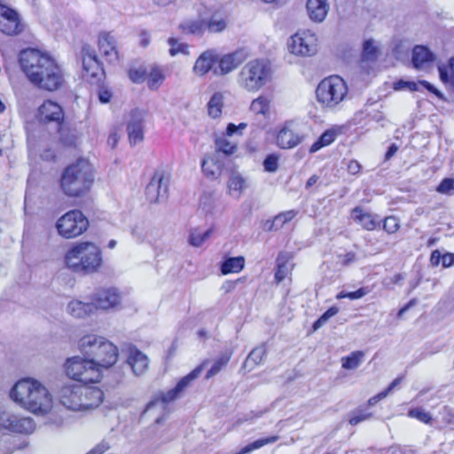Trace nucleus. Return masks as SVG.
<instances>
[{
    "mask_svg": "<svg viewBox=\"0 0 454 454\" xmlns=\"http://www.w3.org/2000/svg\"><path fill=\"white\" fill-rule=\"evenodd\" d=\"M28 49H24L20 51L19 55V63L20 66L21 70L25 74L26 76L28 77V61L26 59V55L27 53Z\"/></svg>",
    "mask_w": 454,
    "mask_h": 454,
    "instance_id": "680f3d73",
    "label": "nucleus"
},
{
    "mask_svg": "<svg viewBox=\"0 0 454 454\" xmlns=\"http://www.w3.org/2000/svg\"><path fill=\"white\" fill-rule=\"evenodd\" d=\"M209 364V360H204L200 365L193 369L187 375L181 378L175 387L168 392L167 397H176L177 395H184L191 389L195 383V380L201 375L204 369Z\"/></svg>",
    "mask_w": 454,
    "mask_h": 454,
    "instance_id": "4468645a",
    "label": "nucleus"
},
{
    "mask_svg": "<svg viewBox=\"0 0 454 454\" xmlns=\"http://www.w3.org/2000/svg\"><path fill=\"white\" fill-rule=\"evenodd\" d=\"M442 264L444 268L452 266L454 264V254H444L442 257Z\"/></svg>",
    "mask_w": 454,
    "mask_h": 454,
    "instance_id": "774afa93",
    "label": "nucleus"
},
{
    "mask_svg": "<svg viewBox=\"0 0 454 454\" xmlns=\"http://www.w3.org/2000/svg\"><path fill=\"white\" fill-rule=\"evenodd\" d=\"M82 53L83 78L87 80L97 79L102 74L103 69L96 54L88 46L82 47Z\"/></svg>",
    "mask_w": 454,
    "mask_h": 454,
    "instance_id": "f3484780",
    "label": "nucleus"
},
{
    "mask_svg": "<svg viewBox=\"0 0 454 454\" xmlns=\"http://www.w3.org/2000/svg\"><path fill=\"white\" fill-rule=\"evenodd\" d=\"M36 116L41 122H56L57 124H60L64 121L65 114L64 110L59 104L48 99L43 101V103L38 107Z\"/></svg>",
    "mask_w": 454,
    "mask_h": 454,
    "instance_id": "dca6fc26",
    "label": "nucleus"
},
{
    "mask_svg": "<svg viewBox=\"0 0 454 454\" xmlns=\"http://www.w3.org/2000/svg\"><path fill=\"white\" fill-rule=\"evenodd\" d=\"M380 399H368L364 405H361L356 410L350 411L348 414V422L352 426H356L359 423L370 419L372 416V412L369 410L372 406L375 405Z\"/></svg>",
    "mask_w": 454,
    "mask_h": 454,
    "instance_id": "bb28decb",
    "label": "nucleus"
},
{
    "mask_svg": "<svg viewBox=\"0 0 454 454\" xmlns=\"http://www.w3.org/2000/svg\"><path fill=\"white\" fill-rule=\"evenodd\" d=\"M218 60V55L215 50H207L202 52L193 66V72L200 76L207 74Z\"/></svg>",
    "mask_w": 454,
    "mask_h": 454,
    "instance_id": "b1692460",
    "label": "nucleus"
},
{
    "mask_svg": "<svg viewBox=\"0 0 454 454\" xmlns=\"http://www.w3.org/2000/svg\"><path fill=\"white\" fill-rule=\"evenodd\" d=\"M290 51L300 56H312L317 51V35L309 30L297 32L288 43Z\"/></svg>",
    "mask_w": 454,
    "mask_h": 454,
    "instance_id": "9d476101",
    "label": "nucleus"
},
{
    "mask_svg": "<svg viewBox=\"0 0 454 454\" xmlns=\"http://www.w3.org/2000/svg\"><path fill=\"white\" fill-rule=\"evenodd\" d=\"M82 399H44V403L37 406L30 400V412L35 415H47L45 424L59 427L64 425L68 411L87 413L98 408L104 399H94L92 403H81Z\"/></svg>",
    "mask_w": 454,
    "mask_h": 454,
    "instance_id": "f03ea898",
    "label": "nucleus"
},
{
    "mask_svg": "<svg viewBox=\"0 0 454 454\" xmlns=\"http://www.w3.org/2000/svg\"><path fill=\"white\" fill-rule=\"evenodd\" d=\"M316 94L323 107L333 109L346 98L348 86L341 77L332 75L320 82Z\"/></svg>",
    "mask_w": 454,
    "mask_h": 454,
    "instance_id": "6e6552de",
    "label": "nucleus"
},
{
    "mask_svg": "<svg viewBox=\"0 0 454 454\" xmlns=\"http://www.w3.org/2000/svg\"><path fill=\"white\" fill-rule=\"evenodd\" d=\"M30 83L37 89L54 92L65 87L63 68L43 48L30 42Z\"/></svg>",
    "mask_w": 454,
    "mask_h": 454,
    "instance_id": "f257e3e1",
    "label": "nucleus"
},
{
    "mask_svg": "<svg viewBox=\"0 0 454 454\" xmlns=\"http://www.w3.org/2000/svg\"><path fill=\"white\" fill-rule=\"evenodd\" d=\"M213 233V229H208L205 231H200L199 230H193L190 233L189 243L192 247H199L202 246L207 239L210 238Z\"/></svg>",
    "mask_w": 454,
    "mask_h": 454,
    "instance_id": "c03bdc74",
    "label": "nucleus"
},
{
    "mask_svg": "<svg viewBox=\"0 0 454 454\" xmlns=\"http://www.w3.org/2000/svg\"><path fill=\"white\" fill-rule=\"evenodd\" d=\"M221 156L217 153H213L211 156L205 157L201 162V168L203 173L210 179H217L223 168V163L221 160Z\"/></svg>",
    "mask_w": 454,
    "mask_h": 454,
    "instance_id": "393cba45",
    "label": "nucleus"
},
{
    "mask_svg": "<svg viewBox=\"0 0 454 454\" xmlns=\"http://www.w3.org/2000/svg\"><path fill=\"white\" fill-rule=\"evenodd\" d=\"M292 256L287 252H280L277 257V269L275 272V280L277 283L283 281L292 270L290 261Z\"/></svg>",
    "mask_w": 454,
    "mask_h": 454,
    "instance_id": "c756f323",
    "label": "nucleus"
},
{
    "mask_svg": "<svg viewBox=\"0 0 454 454\" xmlns=\"http://www.w3.org/2000/svg\"><path fill=\"white\" fill-rule=\"evenodd\" d=\"M306 7L309 17L315 22H322L329 10L327 0H308Z\"/></svg>",
    "mask_w": 454,
    "mask_h": 454,
    "instance_id": "a878e982",
    "label": "nucleus"
},
{
    "mask_svg": "<svg viewBox=\"0 0 454 454\" xmlns=\"http://www.w3.org/2000/svg\"><path fill=\"white\" fill-rule=\"evenodd\" d=\"M277 145L282 149H291L297 146L302 137L293 128L292 122H286L277 135Z\"/></svg>",
    "mask_w": 454,
    "mask_h": 454,
    "instance_id": "a211bd4d",
    "label": "nucleus"
},
{
    "mask_svg": "<svg viewBox=\"0 0 454 454\" xmlns=\"http://www.w3.org/2000/svg\"><path fill=\"white\" fill-rule=\"evenodd\" d=\"M223 105V96L216 92L215 93L209 102L207 103V112L212 118H217L222 114V108Z\"/></svg>",
    "mask_w": 454,
    "mask_h": 454,
    "instance_id": "ea45409f",
    "label": "nucleus"
},
{
    "mask_svg": "<svg viewBox=\"0 0 454 454\" xmlns=\"http://www.w3.org/2000/svg\"><path fill=\"white\" fill-rule=\"evenodd\" d=\"M336 137L334 131L326 130L321 137L310 146L309 153H313L320 150L322 147L332 144Z\"/></svg>",
    "mask_w": 454,
    "mask_h": 454,
    "instance_id": "37998d69",
    "label": "nucleus"
},
{
    "mask_svg": "<svg viewBox=\"0 0 454 454\" xmlns=\"http://www.w3.org/2000/svg\"><path fill=\"white\" fill-rule=\"evenodd\" d=\"M371 292V288L369 286H364L357 289L354 292H340L337 294V299L348 298L350 300H357L361 299Z\"/></svg>",
    "mask_w": 454,
    "mask_h": 454,
    "instance_id": "3c124183",
    "label": "nucleus"
},
{
    "mask_svg": "<svg viewBox=\"0 0 454 454\" xmlns=\"http://www.w3.org/2000/svg\"><path fill=\"white\" fill-rule=\"evenodd\" d=\"M180 28L186 34L200 35L206 31V21L203 20H186L180 25Z\"/></svg>",
    "mask_w": 454,
    "mask_h": 454,
    "instance_id": "e433bc0d",
    "label": "nucleus"
},
{
    "mask_svg": "<svg viewBox=\"0 0 454 454\" xmlns=\"http://www.w3.org/2000/svg\"><path fill=\"white\" fill-rule=\"evenodd\" d=\"M98 50L110 64H115L119 60V53L116 41L110 33H101L98 36Z\"/></svg>",
    "mask_w": 454,
    "mask_h": 454,
    "instance_id": "6ab92c4d",
    "label": "nucleus"
},
{
    "mask_svg": "<svg viewBox=\"0 0 454 454\" xmlns=\"http://www.w3.org/2000/svg\"><path fill=\"white\" fill-rule=\"evenodd\" d=\"M247 180L239 173H232L228 181V189L231 196L239 199L247 188Z\"/></svg>",
    "mask_w": 454,
    "mask_h": 454,
    "instance_id": "473e14b6",
    "label": "nucleus"
},
{
    "mask_svg": "<svg viewBox=\"0 0 454 454\" xmlns=\"http://www.w3.org/2000/svg\"><path fill=\"white\" fill-rule=\"evenodd\" d=\"M348 171L351 175H356L361 170V165L357 160H351L347 166Z\"/></svg>",
    "mask_w": 454,
    "mask_h": 454,
    "instance_id": "338daca9",
    "label": "nucleus"
},
{
    "mask_svg": "<svg viewBox=\"0 0 454 454\" xmlns=\"http://www.w3.org/2000/svg\"><path fill=\"white\" fill-rule=\"evenodd\" d=\"M145 115L146 112L142 109H134L129 114L127 131L131 145H136L144 139V121Z\"/></svg>",
    "mask_w": 454,
    "mask_h": 454,
    "instance_id": "ddd939ff",
    "label": "nucleus"
},
{
    "mask_svg": "<svg viewBox=\"0 0 454 454\" xmlns=\"http://www.w3.org/2000/svg\"><path fill=\"white\" fill-rule=\"evenodd\" d=\"M164 79L165 75L162 69L157 67H153L148 75L147 84L149 89L157 90L163 82Z\"/></svg>",
    "mask_w": 454,
    "mask_h": 454,
    "instance_id": "49530a36",
    "label": "nucleus"
},
{
    "mask_svg": "<svg viewBox=\"0 0 454 454\" xmlns=\"http://www.w3.org/2000/svg\"><path fill=\"white\" fill-rule=\"evenodd\" d=\"M127 364L132 369L134 374L141 375L148 369V357L136 347L128 349Z\"/></svg>",
    "mask_w": 454,
    "mask_h": 454,
    "instance_id": "4be33fe9",
    "label": "nucleus"
},
{
    "mask_svg": "<svg viewBox=\"0 0 454 454\" xmlns=\"http://www.w3.org/2000/svg\"><path fill=\"white\" fill-rule=\"evenodd\" d=\"M28 419L20 418L7 411L0 413V427L14 433H25L27 430Z\"/></svg>",
    "mask_w": 454,
    "mask_h": 454,
    "instance_id": "5701e85b",
    "label": "nucleus"
},
{
    "mask_svg": "<svg viewBox=\"0 0 454 454\" xmlns=\"http://www.w3.org/2000/svg\"><path fill=\"white\" fill-rule=\"evenodd\" d=\"M66 266L75 273L92 274L103 263L100 248L93 242H77L65 254Z\"/></svg>",
    "mask_w": 454,
    "mask_h": 454,
    "instance_id": "7ed1b4c3",
    "label": "nucleus"
},
{
    "mask_svg": "<svg viewBox=\"0 0 454 454\" xmlns=\"http://www.w3.org/2000/svg\"><path fill=\"white\" fill-rule=\"evenodd\" d=\"M278 156L275 153L269 154L263 160V168L267 172H276L278 169Z\"/></svg>",
    "mask_w": 454,
    "mask_h": 454,
    "instance_id": "5fc2aeb1",
    "label": "nucleus"
},
{
    "mask_svg": "<svg viewBox=\"0 0 454 454\" xmlns=\"http://www.w3.org/2000/svg\"><path fill=\"white\" fill-rule=\"evenodd\" d=\"M378 53V47L375 45V42L372 39L364 41L363 45V59L373 60L376 59Z\"/></svg>",
    "mask_w": 454,
    "mask_h": 454,
    "instance_id": "09e8293b",
    "label": "nucleus"
},
{
    "mask_svg": "<svg viewBox=\"0 0 454 454\" xmlns=\"http://www.w3.org/2000/svg\"><path fill=\"white\" fill-rule=\"evenodd\" d=\"M215 152L214 153H217L220 155V153H223L225 155H231L237 150V145L229 141L225 137H219L215 139Z\"/></svg>",
    "mask_w": 454,
    "mask_h": 454,
    "instance_id": "79ce46f5",
    "label": "nucleus"
},
{
    "mask_svg": "<svg viewBox=\"0 0 454 454\" xmlns=\"http://www.w3.org/2000/svg\"><path fill=\"white\" fill-rule=\"evenodd\" d=\"M395 90H408L410 91H417L419 90V82H408L403 80H399L394 83L393 86Z\"/></svg>",
    "mask_w": 454,
    "mask_h": 454,
    "instance_id": "6e6d98bb",
    "label": "nucleus"
},
{
    "mask_svg": "<svg viewBox=\"0 0 454 454\" xmlns=\"http://www.w3.org/2000/svg\"><path fill=\"white\" fill-rule=\"evenodd\" d=\"M168 177L162 170H157L145 188V196L150 203H160L167 200Z\"/></svg>",
    "mask_w": 454,
    "mask_h": 454,
    "instance_id": "9b49d317",
    "label": "nucleus"
},
{
    "mask_svg": "<svg viewBox=\"0 0 454 454\" xmlns=\"http://www.w3.org/2000/svg\"><path fill=\"white\" fill-rule=\"evenodd\" d=\"M271 67L266 59H254L247 62L238 75V84L249 92L258 91L271 78Z\"/></svg>",
    "mask_w": 454,
    "mask_h": 454,
    "instance_id": "0eeeda50",
    "label": "nucleus"
},
{
    "mask_svg": "<svg viewBox=\"0 0 454 454\" xmlns=\"http://www.w3.org/2000/svg\"><path fill=\"white\" fill-rule=\"evenodd\" d=\"M408 416L414 418L425 424H431L432 422V416L430 413L420 407L410 409L408 411Z\"/></svg>",
    "mask_w": 454,
    "mask_h": 454,
    "instance_id": "8fccbe9b",
    "label": "nucleus"
},
{
    "mask_svg": "<svg viewBox=\"0 0 454 454\" xmlns=\"http://www.w3.org/2000/svg\"><path fill=\"white\" fill-rule=\"evenodd\" d=\"M297 211L288 210L277 215L274 219L270 223L267 230L270 231H278L281 229L286 223H289L297 215Z\"/></svg>",
    "mask_w": 454,
    "mask_h": 454,
    "instance_id": "f704fd0d",
    "label": "nucleus"
},
{
    "mask_svg": "<svg viewBox=\"0 0 454 454\" xmlns=\"http://www.w3.org/2000/svg\"><path fill=\"white\" fill-rule=\"evenodd\" d=\"M245 267V258L243 256L228 257L221 265V272L223 275L231 273H239Z\"/></svg>",
    "mask_w": 454,
    "mask_h": 454,
    "instance_id": "72a5a7b5",
    "label": "nucleus"
},
{
    "mask_svg": "<svg viewBox=\"0 0 454 454\" xmlns=\"http://www.w3.org/2000/svg\"><path fill=\"white\" fill-rule=\"evenodd\" d=\"M168 44L170 45L169 53L171 56H175L178 53H187V45L179 43L175 38H169Z\"/></svg>",
    "mask_w": 454,
    "mask_h": 454,
    "instance_id": "13d9d810",
    "label": "nucleus"
},
{
    "mask_svg": "<svg viewBox=\"0 0 454 454\" xmlns=\"http://www.w3.org/2000/svg\"><path fill=\"white\" fill-rule=\"evenodd\" d=\"M175 399H153L147 405L144 412L153 410L162 412L155 419L156 424H161L166 419V414L169 412V405Z\"/></svg>",
    "mask_w": 454,
    "mask_h": 454,
    "instance_id": "2f4dec72",
    "label": "nucleus"
},
{
    "mask_svg": "<svg viewBox=\"0 0 454 454\" xmlns=\"http://www.w3.org/2000/svg\"><path fill=\"white\" fill-rule=\"evenodd\" d=\"M339 309L336 307L328 309L314 324L313 329L317 330L322 327L332 317L338 313Z\"/></svg>",
    "mask_w": 454,
    "mask_h": 454,
    "instance_id": "603ef678",
    "label": "nucleus"
},
{
    "mask_svg": "<svg viewBox=\"0 0 454 454\" xmlns=\"http://www.w3.org/2000/svg\"><path fill=\"white\" fill-rule=\"evenodd\" d=\"M89 227V221L82 211L67 212L56 223L58 233L65 239H74L82 234Z\"/></svg>",
    "mask_w": 454,
    "mask_h": 454,
    "instance_id": "1a4fd4ad",
    "label": "nucleus"
},
{
    "mask_svg": "<svg viewBox=\"0 0 454 454\" xmlns=\"http://www.w3.org/2000/svg\"><path fill=\"white\" fill-rule=\"evenodd\" d=\"M383 229L388 233H395L399 229L398 219L395 216L386 217Z\"/></svg>",
    "mask_w": 454,
    "mask_h": 454,
    "instance_id": "bf43d9fd",
    "label": "nucleus"
},
{
    "mask_svg": "<svg viewBox=\"0 0 454 454\" xmlns=\"http://www.w3.org/2000/svg\"><path fill=\"white\" fill-rule=\"evenodd\" d=\"M438 70L441 81L454 87V57L450 59L448 66H438Z\"/></svg>",
    "mask_w": 454,
    "mask_h": 454,
    "instance_id": "a19ab883",
    "label": "nucleus"
},
{
    "mask_svg": "<svg viewBox=\"0 0 454 454\" xmlns=\"http://www.w3.org/2000/svg\"><path fill=\"white\" fill-rule=\"evenodd\" d=\"M226 20L218 14H214L209 20L206 21V30L210 33L222 32L226 28Z\"/></svg>",
    "mask_w": 454,
    "mask_h": 454,
    "instance_id": "a18cd8bd",
    "label": "nucleus"
},
{
    "mask_svg": "<svg viewBox=\"0 0 454 454\" xmlns=\"http://www.w3.org/2000/svg\"><path fill=\"white\" fill-rule=\"evenodd\" d=\"M436 191L439 193L446 195L454 194V179L444 178L440 184L437 186Z\"/></svg>",
    "mask_w": 454,
    "mask_h": 454,
    "instance_id": "4d7b16f0",
    "label": "nucleus"
},
{
    "mask_svg": "<svg viewBox=\"0 0 454 454\" xmlns=\"http://www.w3.org/2000/svg\"><path fill=\"white\" fill-rule=\"evenodd\" d=\"M79 349L99 372L102 368L107 369L114 365L118 358V349L112 342L93 334L80 340Z\"/></svg>",
    "mask_w": 454,
    "mask_h": 454,
    "instance_id": "423d86ee",
    "label": "nucleus"
},
{
    "mask_svg": "<svg viewBox=\"0 0 454 454\" xmlns=\"http://www.w3.org/2000/svg\"><path fill=\"white\" fill-rule=\"evenodd\" d=\"M95 310L109 309L121 302V294L115 287H104L97 289L92 296Z\"/></svg>",
    "mask_w": 454,
    "mask_h": 454,
    "instance_id": "2eb2a0df",
    "label": "nucleus"
},
{
    "mask_svg": "<svg viewBox=\"0 0 454 454\" xmlns=\"http://www.w3.org/2000/svg\"><path fill=\"white\" fill-rule=\"evenodd\" d=\"M266 355L267 348L264 344L255 347L247 356L243 364V367L248 369V371L253 370L255 366L261 364L263 362Z\"/></svg>",
    "mask_w": 454,
    "mask_h": 454,
    "instance_id": "7c9ffc66",
    "label": "nucleus"
},
{
    "mask_svg": "<svg viewBox=\"0 0 454 454\" xmlns=\"http://www.w3.org/2000/svg\"><path fill=\"white\" fill-rule=\"evenodd\" d=\"M85 356H74L67 359L66 363L67 375L78 383L66 386L64 387V396L74 395L75 396L88 395L89 393H83V389H88L87 385L98 382L101 378V372L97 366L92 365Z\"/></svg>",
    "mask_w": 454,
    "mask_h": 454,
    "instance_id": "20e7f679",
    "label": "nucleus"
},
{
    "mask_svg": "<svg viewBox=\"0 0 454 454\" xmlns=\"http://www.w3.org/2000/svg\"><path fill=\"white\" fill-rule=\"evenodd\" d=\"M270 98L261 95L252 101L250 110L255 114L267 116L270 114Z\"/></svg>",
    "mask_w": 454,
    "mask_h": 454,
    "instance_id": "c9c22d12",
    "label": "nucleus"
},
{
    "mask_svg": "<svg viewBox=\"0 0 454 454\" xmlns=\"http://www.w3.org/2000/svg\"><path fill=\"white\" fill-rule=\"evenodd\" d=\"M22 31L20 18L16 10L0 3V32L16 35Z\"/></svg>",
    "mask_w": 454,
    "mask_h": 454,
    "instance_id": "f8f14e48",
    "label": "nucleus"
},
{
    "mask_svg": "<svg viewBox=\"0 0 454 454\" xmlns=\"http://www.w3.org/2000/svg\"><path fill=\"white\" fill-rule=\"evenodd\" d=\"M129 79L136 83H140L145 79V72L142 69H131L129 72Z\"/></svg>",
    "mask_w": 454,
    "mask_h": 454,
    "instance_id": "052dcab7",
    "label": "nucleus"
},
{
    "mask_svg": "<svg viewBox=\"0 0 454 454\" xmlns=\"http://www.w3.org/2000/svg\"><path fill=\"white\" fill-rule=\"evenodd\" d=\"M67 312L74 317L82 318L95 312V304L73 300L67 305Z\"/></svg>",
    "mask_w": 454,
    "mask_h": 454,
    "instance_id": "cd10ccee",
    "label": "nucleus"
},
{
    "mask_svg": "<svg viewBox=\"0 0 454 454\" xmlns=\"http://www.w3.org/2000/svg\"><path fill=\"white\" fill-rule=\"evenodd\" d=\"M364 356V353L363 351H354L348 356L341 358V366L346 370H355L360 366Z\"/></svg>",
    "mask_w": 454,
    "mask_h": 454,
    "instance_id": "58836bf2",
    "label": "nucleus"
},
{
    "mask_svg": "<svg viewBox=\"0 0 454 454\" xmlns=\"http://www.w3.org/2000/svg\"><path fill=\"white\" fill-rule=\"evenodd\" d=\"M340 263L343 266H348L356 261V254L352 252L347 253L346 254L340 255Z\"/></svg>",
    "mask_w": 454,
    "mask_h": 454,
    "instance_id": "0e129e2a",
    "label": "nucleus"
},
{
    "mask_svg": "<svg viewBox=\"0 0 454 454\" xmlns=\"http://www.w3.org/2000/svg\"><path fill=\"white\" fill-rule=\"evenodd\" d=\"M28 393V378L19 380L10 390L9 397H24Z\"/></svg>",
    "mask_w": 454,
    "mask_h": 454,
    "instance_id": "de8ad7c7",
    "label": "nucleus"
},
{
    "mask_svg": "<svg viewBox=\"0 0 454 454\" xmlns=\"http://www.w3.org/2000/svg\"><path fill=\"white\" fill-rule=\"evenodd\" d=\"M413 67L418 70H427L433 66L434 55L423 45H416L411 58Z\"/></svg>",
    "mask_w": 454,
    "mask_h": 454,
    "instance_id": "412c9836",
    "label": "nucleus"
},
{
    "mask_svg": "<svg viewBox=\"0 0 454 454\" xmlns=\"http://www.w3.org/2000/svg\"><path fill=\"white\" fill-rule=\"evenodd\" d=\"M94 182L92 165L85 159H79L66 168L61 177V188L70 197L86 193Z\"/></svg>",
    "mask_w": 454,
    "mask_h": 454,
    "instance_id": "39448f33",
    "label": "nucleus"
},
{
    "mask_svg": "<svg viewBox=\"0 0 454 454\" xmlns=\"http://www.w3.org/2000/svg\"><path fill=\"white\" fill-rule=\"evenodd\" d=\"M353 220L359 223L364 229L372 231L378 226V222L373 215L365 212L362 207H356L352 212Z\"/></svg>",
    "mask_w": 454,
    "mask_h": 454,
    "instance_id": "c85d7f7f",
    "label": "nucleus"
},
{
    "mask_svg": "<svg viewBox=\"0 0 454 454\" xmlns=\"http://www.w3.org/2000/svg\"><path fill=\"white\" fill-rule=\"evenodd\" d=\"M419 86H423L424 88H426L428 91L434 93L437 98H442L443 96L442 94L441 93L440 90H438L434 85H432L431 83H429L427 81H419Z\"/></svg>",
    "mask_w": 454,
    "mask_h": 454,
    "instance_id": "69168bd1",
    "label": "nucleus"
},
{
    "mask_svg": "<svg viewBox=\"0 0 454 454\" xmlns=\"http://www.w3.org/2000/svg\"><path fill=\"white\" fill-rule=\"evenodd\" d=\"M30 395L36 394L42 397H49L48 389L38 380L30 378Z\"/></svg>",
    "mask_w": 454,
    "mask_h": 454,
    "instance_id": "864d4df0",
    "label": "nucleus"
},
{
    "mask_svg": "<svg viewBox=\"0 0 454 454\" xmlns=\"http://www.w3.org/2000/svg\"><path fill=\"white\" fill-rule=\"evenodd\" d=\"M245 59L244 55L240 51H235L223 55L218 59V68L214 69L216 75H224L236 69Z\"/></svg>",
    "mask_w": 454,
    "mask_h": 454,
    "instance_id": "aec40b11",
    "label": "nucleus"
},
{
    "mask_svg": "<svg viewBox=\"0 0 454 454\" xmlns=\"http://www.w3.org/2000/svg\"><path fill=\"white\" fill-rule=\"evenodd\" d=\"M110 448L109 444L102 441L86 454H103Z\"/></svg>",
    "mask_w": 454,
    "mask_h": 454,
    "instance_id": "e2e57ef3",
    "label": "nucleus"
},
{
    "mask_svg": "<svg viewBox=\"0 0 454 454\" xmlns=\"http://www.w3.org/2000/svg\"><path fill=\"white\" fill-rule=\"evenodd\" d=\"M232 353L231 351H225L214 362L211 368L207 372L205 378L210 379L218 374L221 370L227 365Z\"/></svg>",
    "mask_w": 454,
    "mask_h": 454,
    "instance_id": "4c0bfd02",
    "label": "nucleus"
}]
</instances>
